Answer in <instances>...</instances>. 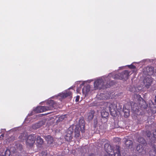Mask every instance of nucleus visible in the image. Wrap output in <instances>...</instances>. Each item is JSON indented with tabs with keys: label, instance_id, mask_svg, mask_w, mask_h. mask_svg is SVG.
<instances>
[{
	"label": "nucleus",
	"instance_id": "nucleus-9",
	"mask_svg": "<svg viewBox=\"0 0 156 156\" xmlns=\"http://www.w3.org/2000/svg\"><path fill=\"white\" fill-rule=\"evenodd\" d=\"M145 87L147 88H149L151 85L152 82V79L151 77H147L145 78L143 81Z\"/></svg>",
	"mask_w": 156,
	"mask_h": 156
},
{
	"label": "nucleus",
	"instance_id": "nucleus-2",
	"mask_svg": "<svg viewBox=\"0 0 156 156\" xmlns=\"http://www.w3.org/2000/svg\"><path fill=\"white\" fill-rule=\"evenodd\" d=\"M108 82L106 83L102 79H99L95 81L94 83V90L104 89L109 87L111 86Z\"/></svg>",
	"mask_w": 156,
	"mask_h": 156
},
{
	"label": "nucleus",
	"instance_id": "nucleus-34",
	"mask_svg": "<svg viewBox=\"0 0 156 156\" xmlns=\"http://www.w3.org/2000/svg\"><path fill=\"white\" fill-rule=\"evenodd\" d=\"M23 134H22L21 135H20V136H19V138L20 139H21V138H22L23 137Z\"/></svg>",
	"mask_w": 156,
	"mask_h": 156
},
{
	"label": "nucleus",
	"instance_id": "nucleus-23",
	"mask_svg": "<svg viewBox=\"0 0 156 156\" xmlns=\"http://www.w3.org/2000/svg\"><path fill=\"white\" fill-rule=\"evenodd\" d=\"M101 116L103 118H106L109 115L108 112L105 111H102L101 113Z\"/></svg>",
	"mask_w": 156,
	"mask_h": 156
},
{
	"label": "nucleus",
	"instance_id": "nucleus-22",
	"mask_svg": "<svg viewBox=\"0 0 156 156\" xmlns=\"http://www.w3.org/2000/svg\"><path fill=\"white\" fill-rule=\"evenodd\" d=\"M74 130L73 126H70L67 129V133L69 134L72 136Z\"/></svg>",
	"mask_w": 156,
	"mask_h": 156
},
{
	"label": "nucleus",
	"instance_id": "nucleus-17",
	"mask_svg": "<svg viewBox=\"0 0 156 156\" xmlns=\"http://www.w3.org/2000/svg\"><path fill=\"white\" fill-rule=\"evenodd\" d=\"M80 136L79 127L76 126L75 129V136L74 137L76 138L80 137Z\"/></svg>",
	"mask_w": 156,
	"mask_h": 156
},
{
	"label": "nucleus",
	"instance_id": "nucleus-38",
	"mask_svg": "<svg viewBox=\"0 0 156 156\" xmlns=\"http://www.w3.org/2000/svg\"><path fill=\"white\" fill-rule=\"evenodd\" d=\"M19 146L20 147H22V145L21 144H19Z\"/></svg>",
	"mask_w": 156,
	"mask_h": 156
},
{
	"label": "nucleus",
	"instance_id": "nucleus-18",
	"mask_svg": "<svg viewBox=\"0 0 156 156\" xmlns=\"http://www.w3.org/2000/svg\"><path fill=\"white\" fill-rule=\"evenodd\" d=\"M104 148L108 154H110V152L112 150L111 146L108 143H106L105 144Z\"/></svg>",
	"mask_w": 156,
	"mask_h": 156
},
{
	"label": "nucleus",
	"instance_id": "nucleus-14",
	"mask_svg": "<svg viewBox=\"0 0 156 156\" xmlns=\"http://www.w3.org/2000/svg\"><path fill=\"white\" fill-rule=\"evenodd\" d=\"M45 139L49 144H53L54 141V139L50 135H48L45 136Z\"/></svg>",
	"mask_w": 156,
	"mask_h": 156
},
{
	"label": "nucleus",
	"instance_id": "nucleus-28",
	"mask_svg": "<svg viewBox=\"0 0 156 156\" xmlns=\"http://www.w3.org/2000/svg\"><path fill=\"white\" fill-rule=\"evenodd\" d=\"M64 118V116H61L58 119L57 121L58 122H60L62 121Z\"/></svg>",
	"mask_w": 156,
	"mask_h": 156
},
{
	"label": "nucleus",
	"instance_id": "nucleus-20",
	"mask_svg": "<svg viewBox=\"0 0 156 156\" xmlns=\"http://www.w3.org/2000/svg\"><path fill=\"white\" fill-rule=\"evenodd\" d=\"M138 141L143 145H145L146 141L142 137H139L138 139Z\"/></svg>",
	"mask_w": 156,
	"mask_h": 156
},
{
	"label": "nucleus",
	"instance_id": "nucleus-26",
	"mask_svg": "<svg viewBox=\"0 0 156 156\" xmlns=\"http://www.w3.org/2000/svg\"><path fill=\"white\" fill-rule=\"evenodd\" d=\"M86 90V92H88L89 90V87L88 86L84 87L82 89V91L84 92V90Z\"/></svg>",
	"mask_w": 156,
	"mask_h": 156
},
{
	"label": "nucleus",
	"instance_id": "nucleus-36",
	"mask_svg": "<svg viewBox=\"0 0 156 156\" xmlns=\"http://www.w3.org/2000/svg\"><path fill=\"white\" fill-rule=\"evenodd\" d=\"M89 156H95V155L94 154H92L90 155Z\"/></svg>",
	"mask_w": 156,
	"mask_h": 156
},
{
	"label": "nucleus",
	"instance_id": "nucleus-10",
	"mask_svg": "<svg viewBox=\"0 0 156 156\" xmlns=\"http://www.w3.org/2000/svg\"><path fill=\"white\" fill-rule=\"evenodd\" d=\"M84 122L83 118H80L79 120V126L82 133H84L85 131Z\"/></svg>",
	"mask_w": 156,
	"mask_h": 156
},
{
	"label": "nucleus",
	"instance_id": "nucleus-32",
	"mask_svg": "<svg viewBox=\"0 0 156 156\" xmlns=\"http://www.w3.org/2000/svg\"><path fill=\"white\" fill-rule=\"evenodd\" d=\"M114 140L115 141H117L118 142H120L121 141V139L120 138L116 137L114 139Z\"/></svg>",
	"mask_w": 156,
	"mask_h": 156
},
{
	"label": "nucleus",
	"instance_id": "nucleus-19",
	"mask_svg": "<svg viewBox=\"0 0 156 156\" xmlns=\"http://www.w3.org/2000/svg\"><path fill=\"white\" fill-rule=\"evenodd\" d=\"M136 149L138 152L139 153H144L145 152H142L143 150V148L142 145L140 144H138L136 147Z\"/></svg>",
	"mask_w": 156,
	"mask_h": 156
},
{
	"label": "nucleus",
	"instance_id": "nucleus-37",
	"mask_svg": "<svg viewBox=\"0 0 156 156\" xmlns=\"http://www.w3.org/2000/svg\"><path fill=\"white\" fill-rule=\"evenodd\" d=\"M155 102L156 103V96L155 97V99L154 100Z\"/></svg>",
	"mask_w": 156,
	"mask_h": 156
},
{
	"label": "nucleus",
	"instance_id": "nucleus-1",
	"mask_svg": "<svg viewBox=\"0 0 156 156\" xmlns=\"http://www.w3.org/2000/svg\"><path fill=\"white\" fill-rule=\"evenodd\" d=\"M138 98L137 103H134V107H132V109L133 111H138L139 109H146L147 108L148 105L146 102L143 99L140 95L137 96Z\"/></svg>",
	"mask_w": 156,
	"mask_h": 156
},
{
	"label": "nucleus",
	"instance_id": "nucleus-24",
	"mask_svg": "<svg viewBox=\"0 0 156 156\" xmlns=\"http://www.w3.org/2000/svg\"><path fill=\"white\" fill-rule=\"evenodd\" d=\"M37 142L40 144H42L43 143V140L41 138V136H37Z\"/></svg>",
	"mask_w": 156,
	"mask_h": 156
},
{
	"label": "nucleus",
	"instance_id": "nucleus-30",
	"mask_svg": "<svg viewBox=\"0 0 156 156\" xmlns=\"http://www.w3.org/2000/svg\"><path fill=\"white\" fill-rule=\"evenodd\" d=\"M128 66L130 69H135L136 68V67L135 66L132 64L130 65H128Z\"/></svg>",
	"mask_w": 156,
	"mask_h": 156
},
{
	"label": "nucleus",
	"instance_id": "nucleus-31",
	"mask_svg": "<svg viewBox=\"0 0 156 156\" xmlns=\"http://www.w3.org/2000/svg\"><path fill=\"white\" fill-rule=\"evenodd\" d=\"M39 127V126H38V124H35L33 126V128L34 129H36L38 128Z\"/></svg>",
	"mask_w": 156,
	"mask_h": 156
},
{
	"label": "nucleus",
	"instance_id": "nucleus-11",
	"mask_svg": "<svg viewBox=\"0 0 156 156\" xmlns=\"http://www.w3.org/2000/svg\"><path fill=\"white\" fill-rule=\"evenodd\" d=\"M34 111L37 113H40L47 111L46 106H39L37 107Z\"/></svg>",
	"mask_w": 156,
	"mask_h": 156
},
{
	"label": "nucleus",
	"instance_id": "nucleus-35",
	"mask_svg": "<svg viewBox=\"0 0 156 156\" xmlns=\"http://www.w3.org/2000/svg\"><path fill=\"white\" fill-rule=\"evenodd\" d=\"M15 139V137L14 136H12L9 139V140H11V139H13L14 140Z\"/></svg>",
	"mask_w": 156,
	"mask_h": 156
},
{
	"label": "nucleus",
	"instance_id": "nucleus-6",
	"mask_svg": "<svg viewBox=\"0 0 156 156\" xmlns=\"http://www.w3.org/2000/svg\"><path fill=\"white\" fill-rule=\"evenodd\" d=\"M109 110L112 116H115L116 114L117 106L114 103H110L108 106Z\"/></svg>",
	"mask_w": 156,
	"mask_h": 156
},
{
	"label": "nucleus",
	"instance_id": "nucleus-16",
	"mask_svg": "<svg viewBox=\"0 0 156 156\" xmlns=\"http://www.w3.org/2000/svg\"><path fill=\"white\" fill-rule=\"evenodd\" d=\"M125 141V144L126 147L127 148H130L133 145V142L132 140H129L128 139H126Z\"/></svg>",
	"mask_w": 156,
	"mask_h": 156
},
{
	"label": "nucleus",
	"instance_id": "nucleus-29",
	"mask_svg": "<svg viewBox=\"0 0 156 156\" xmlns=\"http://www.w3.org/2000/svg\"><path fill=\"white\" fill-rule=\"evenodd\" d=\"M40 156H46L47 153L45 151L42 152L40 154Z\"/></svg>",
	"mask_w": 156,
	"mask_h": 156
},
{
	"label": "nucleus",
	"instance_id": "nucleus-33",
	"mask_svg": "<svg viewBox=\"0 0 156 156\" xmlns=\"http://www.w3.org/2000/svg\"><path fill=\"white\" fill-rule=\"evenodd\" d=\"M79 98H80V96H77L76 97V98L75 99V101L76 102L78 101H79Z\"/></svg>",
	"mask_w": 156,
	"mask_h": 156
},
{
	"label": "nucleus",
	"instance_id": "nucleus-40",
	"mask_svg": "<svg viewBox=\"0 0 156 156\" xmlns=\"http://www.w3.org/2000/svg\"><path fill=\"white\" fill-rule=\"evenodd\" d=\"M2 136V137H3V134H2V135H1L0 136Z\"/></svg>",
	"mask_w": 156,
	"mask_h": 156
},
{
	"label": "nucleus",
	"instance_id": "nucleus-4",
	"mask_svg": "<svg viewBox=\"0 0 156 156\" xmlns=\"http://www.w3.org/2000/svg\"><path fill=\"white\" fill-rule=\"evenodd\" d=\"M130 72L127 70H125L122 73L115 75V77L120 80L124 79L127 80L129 75Z\"/></svg>",
	"mask_w": 156,
	"mask_h": 156
},
{
	"label": "nucleus",
	"instance_id": "nucleus-5",
	"mask_svg": "<svg viewBox=\"0 0 156 156\" xmlns=\"http://www.w3.org/2000/svg\"><path fill=\"white\" fill-rule=\"evenodd\" d=\"M36 136L34 134H30L26 140V144L27 146L31 147L35 143Z\"/></svg>",
	"mask_w": 156,
	"mask_h": 156
},
{
	"label": "nucleus",
	"instance_id": "nucleus-41",
	"mask_svg": "<svg viewBox=\"0 0 156 156\" xmlns=\"http://www.w3.org/2000/svg\"><path fill=\"white\" fill-rule=\"evenodd\" d=\"M155 109H156L155 112L154 113H155L156 112V108H155Z\"/></svg>",
	"mask_w": 156,
	"mask_h": 156
},
{
	"label": "nucleus",
	"instance_id": "nucleus-25",
	"mask_svg": "<svg viewBox=\"0 0 156 156\" xmlns=\"http://www.w3.org/2000/svg\"><path fill=\"white\" fill-rule=\"evenodd\" d=\"M10 152L9 150H7L4 153V154L3 156H9Z\"/></svg>",
	"mask_w": 156,
	"mask_h": 156
},
{
	"label": "nucleus",
	"instance_id": "nucleus-27",
	"mask_svg": "<svg viewBox=\"0 0 156 156\" xmlns=\"http://www.w3.org/2000/svg\"><path fill=\"white\" fill-rule=\"evenodd\" d=\"M146 135L149 138H150L151 135V132L148 130L147 131H146Z\"/></svg>",
	"mask_w": 156,
	"mask_h": 156
},
{
	"label": "nucleus",
	"instance_id": "nucleus-3",
	"mask_svg": "<svg viewBox=\"0 0 156 156\" xmlns=\"http://www.w3.org/2000/svg\"><path fill=\"white\" fill-rule=\"evenodd\" d=\"M153 137L151 140V142H153L154 144H151L153 147V149L151 150L149 152V154L151 156H156V130L153 133Z\"/></svg>",
	"mask_w": 156,
	"mask_h": 156
},
{
	"label": "nucleus",
	"instance_id": "nucleus-8",
	"mask_svg": "<svg viewBox=\"0 0 156 156\" xmlns=\"http://www.w3.org/2000/svg\"><path fill=\"white\" fill-rule=\"evenodd\" d=\"M72 95V92L70 91H68L66 92L59 93L58 95V96L60 97L59 99L61 101H62V99H64L68 96H71Z\"/></svg>",
	"mask_w": 156,
	"mask_h": 156
},
{
	"label": "nucleus",
	"instance_id": "nucleus-13",
	"mask_svg": "<svg viewBox=\"0 0 156 156\" xmlns=\"http://www.w3.org/2000/svg\"><path fill=\"white\" fill-rule=\"evenodd\" d=\"M146 69L148 75H152L154 73V68L153 67L148 66L146 67Z\"/></svg>",
	"mask_w": 156,
	"mask_h": 156
},
{
	"label": "nucleus",
	"instance_id": "nucleus-15",
	"mask_svg": "<svg viewBox=\"0 0 156 156\" xmlns=\"http://www.w3.org/2000/svg\"><path fill=\"white\" fill-rule=\"evenodd\" d=\"M116 149L114 151V156H121L120 152V147L116 145L115 146Z\"/></svg>",
	"mask_w": 156,
	"mask_h": 156
},
{
	"label": "nucleus",
	"instance_id": "nucleus-12",
	"mask_svg": "<svg viewBox=\"0 0 156 156\" xmlns=\"http://www.w3.org/2000/svg\"><path fill=\"white\" fill-rule=\"evenodd\" d=\"M128 105H123V111L124 113V116L126 118L128 117L129 115V110L128 108H127Z\"/></svg>",
	"mask_w": 156,
	"mask_h": 156
},
{
	"label": "nucleus",
	"instance_id": "nucleus-39",
	"mask_svg": "<svg viewBox=\"0 0 156 156\" xmlns=\"http://www.w3.org/2000/svg\"><path fill=\"white\" fill-rule=\"evenodd\" d=\"M105 140H103V141H102L101 142H101H105Z\"/></svg>",
	"mask_w": 156,
	"mask_h": 156
},
{
	"label": "nucleus",
	"instance_id": "nucleus-21",
	"mask_svg": "<svg viewBox=\"0 0 156 156\" xmlns=\"http://www.w3.org/2000/svg\"><path fill=\"white\" fill-rule=\"evenodd\" d=\"M65 138L66 141L70 142L73 138L72 136L67 133L65 136Z\"/></svg>",
	"mask_w": 156,
	"mask_h": 156
},
{
	"label": "nucleus",
	"instance_id": "nucleus-7",
	"mask_svg": "<svg viewBox=\"0 0 156 156\" xmlns=\"http://www.w3.org/2000/svg\"><path fill=\"white\" fill-rule=\"evenodd\" d=\"M47 105L48 106H46L47 111L52 110L55 108L56 106V103L53 100H50L48 101L47 103Z\"/></svg>",
	"mask_w": 156,
	"mask_h": 156
},
{
	"label": "nucleus",
	"instance_id": "nucleus-42",
	"mask_svg": "<svg viewBox=\"0 0 156 156\" xmlns=\"http://www.w3.org/2000/svg\"><path fill=\"white\" fill-rule=\"evenodd\" d=\"M93 116H94L93 115H92V118H93Z\"/></svg>",
	"mask_w": 156,
	"mask_h": 156
}]
</instances>
